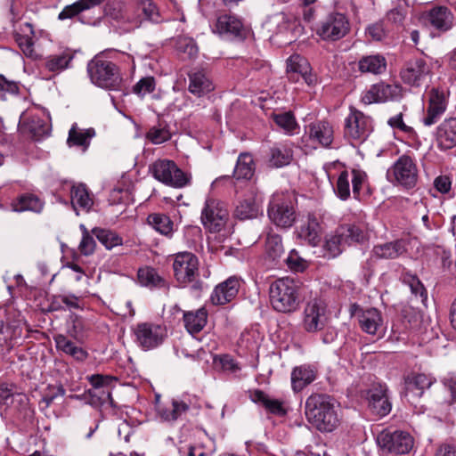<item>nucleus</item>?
I'll list each match as a JSON object with an SVG mask.
<instances>
[{
    "label": "nucleus",
    "mask_w": 456,
    "mask_h": 456,
    "mask_svg": "<svg viewBox=\"0 0 456 456\" xmlns=\"http://www.w3.org/2000/svg\"><path fill=\"white\" fill-rule=\"evenodd\" d=\"M304 289L299 281L289 277L277 279L269 288L270 303L279 313H293L303 300Z\"/></svg>",
    "instance_id": "obj_1"
},
{
    "label": "nucleus",
    "mask_w": 456,
    "mask_h": 456,
    "mask_svg": "<svg viewBox=\"0 0 456 456\" xmlns=\"http://www.w3.org/2000/svg\"><path fill=\"white\" fill-rule=\"evenodd\" d=\"M305 416L321 432H332L339 424L334 403L324 394H314L306 399Z\"/></svg>",
    "instance_id": "obj_2"
},
{
    "label": "nucleus",
    "mask_w": 456,
    "mask_h": 456,
    "mask_svg": "<svg viewBox=\"0 0 456 456\" xmlns=\"http://www.w3.org/2000/svg\"><path fill=\"white\" fill-rule=\"evenodd\" d=\"M173 271L175 281L182 288L191 284V290L199 297L205 284L199 279V259L191 252L183 251L175 255Z\"/></svg>",
    "instance_id": "obj_3"
},
{
    "label": "nucleus",
    "mask_w": 456,
    "mask_h": 456,
    "mask_svg": "<svg viewBox=\"0 0 456 456\" xmlns=\"http://www.w3.org/2000/svg\"><path fill=\"white\" fill-rule=\"evenodd\" d=\"M87 73L92 83L101 88L117 91L121 87L118 66L102 56L96 55L87 63Z\"/></svg>",
    "instance_id": "obj_4"
},
{
    "label": "nucleus",
    "mask_w": 456,
    "mask_h": 456,
    "mask_svg": "<svg viewBox=\"0 0 456 456\" xmlns=\"http://www.w3.org/2000/svg\"><path fill=\"white\" fill-rule=\"evenodd\" d=\"M295 201V197L289 193L274 194L268 207L270 220L279 227H291L296 221Z\"/></svg>",
    "instance_id": "obj_5"
},
{
    "label": "nucleus",
    "mask_w": 456,
    "mask_h": 456,
    "mask_svg": "<svg viewBox=\"0 0 456 456\" xmlns=\"http://www.w3.org/2000/svg\"><path fill=\"white\" fill-rule=\"evenodd\" d=\"M204 228L212 233L224 230L229 220V210L226 203L215 199L208 198L200 216Z\"/></svg>",
    "instance_id": "obj_6"
},
{
    "label": "nucleus",
    "mask_w": 456,
    "mask_h": 456,
    "mask_svg": "<svg viewBox=\"0 0 456 456\" xmlns=\"http://www.w3.org/2000/svg\"><path fill=\"white\" fill-rule=\"evenodd\" d=\"M345 119V136L356 142H364L372 132V119L355 107L350 106Z\"/></svg>",
    "instance_id": "obj_7"
},
{
    "label": "nucleus",
    "mask_w": 456,
    "mask_h": 456,
    "mask_svg": "<svg viewBox=\"0 0 456 456\" xmlns=\"http://www.w3.org/2000/svg\"><path fill=\"white\" fill-rule=\"evenodd\" d=\"M135 343L143 350L160 346L167 337L166 327L152 322H140L133 329Z\"/></svg>",
    "instance_id": "obj_8"
},
{
    "label": "nucleus",
    "mask_w": 456,
    "mask_h": 456,
    "mask_svg": "<svg viewBox=\"0 0 456 456\" xmlns=\"http://www.w3.org/2000/svg\"><path fill=\"white\" fill-rule=\"evenodd\" d=\"M377 442L383 452L390 454L408 453L413 446V439L403 431L384 430L377 437Z\"/></svg>",
    "instance_id": "obj_9"
},
{
    "label": "nucleus",
    "mask_w": 456,
    "mask_h": 456,
    "mask_svg": "<svg viewBox=\"0 0 456 456\" xmlns=\"http://www.w3.org/2000/svg\"><path fill=\"white\" fill-rule=\"evenodd\" d=\"M350 312L357 318L359 326L363 332L376 335L379 338L384 336L383 318L379 310L375 307L364 308L357 304H353Z\"/></svg>",
    "instance_id": "obj_10"
},
{
    "label": "nucleus",
    "mask_w": 456,
    "mask_h": 456,
    "mask_svg": "<svg viewBox=\"0 0 456 456\" xmlns=\"http://www.w3.org/2000/svg\"><path fill=\"white\" fill-rule=\"evenodd\" d=\"M350 30L349 20L340 12L330 13L319 25L316 32L323 40L337 41Z\"/></svg>",
    "instance_id": "obj_11"
},
{
    "label": "nucleus",
    "mask_w": 456,
    "mask_h": 456,
    "mask_svg": "<svg viewBox=\"0 0 456 456\" xmlns=\"http://www.w3.org/2000/svg\"><path fill=\"white\" fill-rule=\"evenodd\" d=\"M326 307L321 300L306 304L303 313L302 327L308 333L322 331L327 325Z\"/></svg>",
    "instance_id": "obj_12"
},
{
    "label": "nucleus",
    "mask_w": 456,
    "mask_h": 456,
    "mask_svg": "<svg viewBox=\"0 0 456 456\" xmlns=\"http://www.w3.org/2000/svg\"><path fill=\"white\" fill-rule=\"evenodd\" d=\"M447 95L444 91L432 88L428 92V101L422 117V123L426 126L436 124L447 109Z\"/></svg>",
    "instance_id": "obj_13"
},
{
    "label": "nucleus",
    "mask_w": 456,
    "mask_h": 456,
    "mask_svg": "<svg viewBox=\"0 0 456 456\" xmlns=\"http://www.w3.org/2000/svg\"><path fill=\"white\" fill-rule=\"evenodd\" d=\"M393 175L395 181L405 188L416 185L418 170L413 159L408 155L401 156L387 171V175Z\"/></svg>",
    "instance_id": "obj_14"
},
{
    "label": "nucleus",
    "mask_w": 456,
    "mask_h": 456,
    "mask_svg": "<svg viewBox=\"0 0 456 456\" xmlns=\"http://www.w3.org/2000/svg\"><path fill=\"white\" fill-rule=\"evenodd\" d=\"M429 73L430 68L423 58L412 57L404 62L400 76L404 84L419 87Z\"/></svg>",
    "instance_id": "obj_15"
},
{
    "label": "nucleus",
    "mask_w": 456,
    "mask_h": 456,
    "mask_svg": "<svg viewBox=\"0 0 456 456\" xmlns=\"http://www.w3.org/2000/svg\"><path fill=\"white\" fill-rule=\"evenodd\" d=\"M405 252V242L403 240H395L393 241L375 245L370 251V256L366 261L364 268H368V270L372 273V264L374 259H395L403 255Z\"/></svg>",
    "instance_id": "obj_16"
},
{
    "label": "nucleus",
    "mask_w": 456,
    "mask_h": 456,
    "mask_svg": "<svg viewBox=\"0 0 456 456\" xmlns=\"http://www.w3.org/2000/svg\"><path fill=\"white\" fill-rule=\"evenodd\" d=\"M305 136L311 142L328 148L334 139L333 126L325 119L311 122L305 126Z\"/></svg>",
    "instance_id": "obj_17"
},
{
    "label": "nucleus",
    "mask_w": 456,
    "mask_h": 456,
    "mask_svg": "<svg viewBox=\"0 0 456 456\" xmlns=\"http://www.w3.org/2000/svg\"><path fill=\"white\" fill-rule=\"evenodd\" d=\"M216 31L232 39L242 41L247 37L248 30L238 17L224 13L220 15L216 23Z\"/></svg>",
    "instance_id": "obj_18"
},
{
    "label": "nucleus",
    "mask_w": 456,
    "mask_h": 456,
    "mask_svg": "<svg viewBox=\"0 0 456 456\" xmlns=\"http://www.w3.org/2000/svg\"><path fill=\"white\" fill-rule=\"evenodd\" d=\"M369 408L379 417L387 416L392 409L386 385H373L367 391Z\"/></svg>",
    "instance_id": "obj_19"
},
{
    "label": "nucleus",
    "mask_w": 456,
    "mask_h": 456,
    "mask_svg": "<svg viewBox=\"0 0 456 456\" xmlns=\"http://www.w3.org/2000/svg\"><path fill=\"white\" fill-rule=\"evenodd\" d=\"M433 384V379L423 373H412L404 379V396L407 401L413 403L421 397L424 391Z\"/></svg>",
    "instance_id": "obj_20"
},
{
    "label": "nucleus",
    "mask_w": 456,
    "mask_h": 456,
    "mask_svg": "<svg viewBox=\"0 0 456 456\" xmlns=\"http://www.w3.org/2000/svg\"><path fill=\"white\" fill-rule=\"evenodd\" d=\"M188 91L197 97H202L215 90L209 73L202 69H194L188 73Z\"/></svg>",
    "instance_id": "obj_21"
},
{
    "label": "nucleus",
    "mask_w": 456,
    "mask_h": 456,
    "mask_svg": "<svg viewBox=\"0 0 456 456\" xmlns=\"http://www.w3.org/2000/svg\"><path fill=\"white\" fill-rule=\"evenodd\" d=\"M264 159L268 167L281 168L290 164L293 159V151L286 144L273 143L268 147Z\"/></svg>",
    "instance_id": "obj_22"
},
{
    "label": "nucleus",
    "mask_w": 456,
    "mask_h": 456,
    "mask_svg": "<svg viewBox=\"0 0 456 456\" xmlns=\"http://www.w3.org/2000/svg\"><path fill=\"white\" fill-rule=\"evenodd\" d=\"M425 21L440 32H446L453 27L454 15L445 6H436L423 16Z\"/></svg>",
    "instance_id": "obj_23"
},
{
    "label": "nucleus",
    "mask_w": 456,
    "mask_h": 456,
    "mask_svg": "<svg viewBox=\"0 0 456 456\" xmlns=\"http://www.w3.org/2000/svg\"><path fill=\"white\" fill-rule=\"evenodd\" d=\"M435 139L441 151L454 148L456 146V118H448L441 122L436 129Z\"/></svg>",
    "instance_id": "obj_24"
},
{
    "label": "nucleus",
    "mask_w": 456,
    "mask_h": 456,
    "mask_svg": "<svg viewBox=\"0 0 456 456\" xmlns=\"http://www.w3.org/2000/svg\"><path fill=\"white\" fill-rule=\"evenodd\" d=\"M239 289V280L235 277H230L215 288L210 300L215 305H225L236 297Z\"/></svg>",
    "instance_id": "obj_25"
},
{
    "label": "nucleus",
    "mask_w": 456,
    "mask_h": 456,
    "mask_svg": "<svg viewBox=\"0 0 456 456\" xmlns=\"http://www.w3.org/2000/svg\"><path fill=\"white\" fill-rule=\"evenodd\" d=\"M175 171L178 175L180 174V168L173 160L158 159L150 166V172L153 177L166 185L180 184V183H177V179L173 180L169 176L170 172Z\"/></svg>",
    "instance_id": "obj_26"
},
{
    "label": "nucleus",
    "mask_w": 456,
    "mask_h": 456,
    "mask_svg": "<svg viewBox=\"0 0 456 456\" xmlns=\"http://www.w3.org/2000/svg\"><path fill=\"white\" fill-rule=\"evenodd\" d=\"M248 393L250 400L262 405L268 412L277 416L287 414L283 401L270 398L267 394L260 389L250 390Z\"/></svg>",
    "instance_id": "obj_27"
},
{
    "label": "nucleus",
    "mask_w": 456,
    "mask_h": 456,
    "mask_svg": "<svg viewBox=\"0 0 456 456\" xmlns=\"http://www.w3.org/2000/svg\"><path fill=\"white\" fill-rule=\"evenodd\" d=\"M208 311L200 307L196 311L183 312V321L185 330L192 336L200 333L208 323Z\"/></svg>",
    "instance_id": "obj_28"
},
{
    "label": "nucleus",
    "mask_w": 456,
    "mask_h": 456,
    "mask_svg": "<svg viewBox=\"0 0 456 456\" xmlns=\"http://www.w3.org/2000/svg\"><path fill=\"white\" fill-rule=\"evenodd\" d=\"M54 342L57 350L69 355L77 362H83L89 356L88 352L85 348L76 346L74 342L62 334L55 336Z\"/></svg>",
    "instance_id": "obj_29"
},
{
    "label": "nucleus",
    "mask_w": 456,
    "mask_h": 456,
    "mask_svg": "<svg viewBox=\"0 0 456 456\" xmlns=\"http://www.w3.org/2000/svg\"><path fill=\"white\" fill-rule=\"evenodd\" d=\"M321 225L317 217L308 215L307 220L303 224L297 233L298 237L312 246H316L321 241Z\"/></svg>",
    "instance_id": "obj_30"
},
{
    "label": "nucleus",
    "mask_w": 456,
    "mask_h": 456,
    "mask_svg": "<svg viewBox=\"0 0 456 456\" xmlns=\"http://www.w3.org/2000/svg\"><path fill=\"white\" fill-rule=\"evenodd\" d=\"M338 236L346 246H351L354 243L363 244L369 240L367 232L356 224H342L338 227Z\"/></svg>",
    "instance_id": "obj_31"
},
{
    "label": "nucleus",
    "mask_w": 456,
    "mask_h": 456,
    "mask_svg": "<svg viewBox=\"0 0 456 456\" xmlns=\"http://www.w3.org/2000/svg\"><path fill=\"white\" fill-rule=\"evenodd\" d=\"M316 379L315 370L310 366L295 367L291 372V386L295 392H300Z\"/></svg>",
    "instance_id": "obj_32"
},
{
    "label": "nucleus",
    "mask_w": 456,
    "mask_h": 456,
    "mask_svg": "<svg viewBox=\"0 0 456 456\" xmlns=\"http://www.w3.org/2000/svg\"><path fill=\"white\" fill-rule=\"evenodd\" d=\"M44 201L36 194L23 193L17 197L12 203L14 211H32L40 213L44 208Z\"/></svg>",
    "instance_id": "obj_33"
},
{
    "label": "nucleus",
    "mask_w": 456,
    "mask_h": 456,
    "mask_svg": "<svg viewBox=\"0 0 456 456\" xmlns=\"http://www.w3.org/2000/svg\"><path fill=\"white\" fill-rule=\"evenodd\" d=\"M394 87L390 85L379 83L372 85L369 90L362 95V102L364 104L386 102L392 97Z\"/></svg>",
    "instance_id": "obj_34"
},
{
    "label": "nucleus",
    "mask_w": 456,
    "mask_h": 456,
    "mask_svg": "<svg viewBox=\"0 0 456 456\" xmlns=\"http://www.w3.org/2000/svg\"><path fill=\"white\" fill-rule=\"evenodd\" d=\"M358 69L362 73L381 74L387 69V60L380 54L363 56L358 61Z\"/></svg>",
    "instance_id": "obj_35"
},
{
    "label": "nucleus",
    "mask_w": 456,
    "mask_h": 456,
    "mask_svg": "<svg viewBox=\"0 0 456 456\" xmlns=\"http://www.w3.org/2000/svg\"><path fill=\"white\" fill-rule=\"evenodd\" d=\"M256 169L253 156L248 152H241L237 159V163L233 171V177L237 180H249Z\"/></svg>",
    "instance_id": "obj_36"
},
{
    "label": "nucleus",
    "mask_w": 456,
    "mask_h": 456,
    "mask_svg": "<svg viewBox=\"0 0 456 456\" xmlns=\"http://www.w3.org/2000/svg\"><path fill=\"white\" fill-rule=\"evenodd\" d=\"M137 276L139 282L142 286L149 287L151 289H166L168 290L169 286L167 282L157 273L154 268H140Z\"/></svg>",
    "instance_id": "obj_37"
},
{
    "label": "nucleus",
    "mask_w": 456,
    "mask_h": 456,
    "mask_svg": "<svg viewBox=\"0 0 456 456\" xmlns=\"http://www.w3.org/2000/svg\"><path fill=\"white\" fill-rule=\"evenodd\" d=\"M147 222L156 232L168 238L172 237L175 224L168 216L162 213L150 214Z\"/></svg>",
    "instance_id": "obj_38"
},
{
    "label": "nucleus",
    "mask_w": 456,
    "mask_h": 456,
    "mask_svg": "<svg viewBox=\"0 0 456 456\" xmlns=\"http://www.w3.org/2000/svg\"><path fill=\"white\" fill-rule=\"evenodd\" d=\"M259 215V205L254 197L244 199L236 205L233 216L239 220L256 218Z\"/></svg>",
    "instance_id": "obj_39"
},
{
    "label": "nucleus",
    "mask_w": 456,
    "mask_h": 456,
    "mask_svg": "<svg viewBox=\"0 0 456 456\" xmlns=\"http://www.w3.org/2000/svg\"><path fill=\"white\" fill-rule=\"evenodd\" d=\"M95 135L94 128L79 129L76 126H73L69 131V136L67 142L69 146L82 147L83 151H86L89 145L90 141Z\"/></svg>",
    "instance_id": "obj_40"
},
{
    "label": "nucleus",
    "mask_w": 456,
    "mask_h": 456,
    "mask_svg": "<svg viewBox=\"0 0 456 456\" xmlns=\"http://www.w3.org/2000/svg\"><path fill=\"white\" fill-rule=\"evenodd\" d=\"M338 228L330 234L325 237L322 246L324 256L328 258H335L338 256L345 249L346 244L338 236Z\"/></svg>",
    "instance_id": "obj_41"
},
{
    "label": "nucleus",
    "mask_w": 456,
    "mask_h": 456,
    "mask_svg": "<svg viewBox=\"0 0 456 456\" xmlns=\"http://www.w3.org/2000/svg\"><path fill=\"white\" fill-rule=\"evenodd\" d=\"M73 59V55L68 52L52 54L45 58V68L55 73H60L69 67Z\"/></svg>",
    "instance_id": "obj_42"
},
{
    "label": "nucleus",
    "mask_w": 456,
    "mask_h": 456,
    "mask_svg": "<svg viewBox=\"0 0 456 456\" xmlns=\"http://www.w3.org/2000/svg\"><path fill=\"white\" fill-rule=\"evenodd\" d=\"M71 203L76 210L77 208L86 211L91 208L93 205V200L90 198L89 192L84 184L72 187Z\"/></svg>",
    "instance_id": "obj_43"
},
{
    "label": "nucleus",
    "mask_w": 456,
    "mask_h": 456,
    "mask_svg": "<svg viewBox=\"0 0 456 456\" xmlns=\"http://www.w3.org/2000/svg\"><path fill=\"white\" fill-rule=\"evenodd\" d=\"M189 410V405L183 402L173 400L170 407H165L159 410L161 419L167 422H173Z\"/></svg>",
    "instance_id": "obj_44"
},
{
    "label": "nucleus",
    "mask_w": 456,
    "mask_h": 456,
    "mask_svg": "<svg viewBox=\"0 0 456 456\" xmlns=\"http://www.w3.org/2000/svg\"><path fill=\"white\" fill-rule=\"evenodd\" d=\"M92 233L107 249H111L123 243L122 238L110 230L96 227L92 230Z\"/></svg>",
    "instance_id": "obj_45"
},
{
    "label": "nucleus",
    "mask_w": 456,
    "mask_h": 456,
    "mask_svg": "<svg viewBox=\"0 0 456 456\" xmlns=\"http://www.w3.org/2000/svg\"><path fill=\"white\" fill-rule=\"evenodd\" d=\"M265 252L273 261H279L284 253L281 237L279 234L268 233L265 240Z\"/></svg>",
    "instance_id": "obj_46"
},
{
    "label": "nucleus",
    "mask_w": 456,
    "mask_h": 456,
    "mask_svg": "<svg viewBox=\"0 0 456 456\" xmlns=\"http://www.w3.org/2000/svg\"><path fill=\"white\" fill-rule=\"evenodd\" d=\"M86 325L85 320L75 314H70L68 324L69 334L79 342H83L86 338Z\"/></svg>",
    "instance_id": "obj_47"
},
{
    "label": "nucleus",
    "mask_w": 456,
    "mask_h": 456,
    "mask_svg": "<svg viewBox=\"0 0 456 456\" xmlns=\"http://www.w3.org/2000/svg\"><path fill=\"white\" fill-rule=\"evenodd\" d=\"M171 132L167 124L159 123L149 129L146 138L153 144H160L171 139Z\"/></svg>",
    "instance_id": "obj_48"
},
{
    "label": "nucleus",
    "mask_w": 456,
    "mask_h": 456,
    "mask_svg": "<svg viewBox=\"0 0 456 456\" xmlns=\"http://www.w3.org/2000/svg\"><path fill=\"white\" fill-rule=\"evenodd\" d=\"M28 132L35 140H39L43 136L48 134V126L39 117H32L24 123Z\"/></svg>",
    "instance_id": "obj_49"
},
{
    "label": "nucleus",
    "mask_w": 456,
    "mask_h": 456,
    "mask_svg": "<svg viewBox=\"0 0 456 456\" xmlns=\"http://www.w3.org/2000/svg\"><path fill=\"white\" fill-rule=\"evenodd\" d=\"M272 118L275 124L286 132H292L297 126L296 118L291 111L273 113Z\"/></svg>",
    "instance_id": "obj_50"
},
{
    "label": "nucleus",
    "mask_w": 456,
    "mask_h": 456,
    "mask_svg": "<svg viewBox=\"0 0 456 456\" xmlns=\"http://www.w3.org/2000/svg\"><path fill=\"white\" fill-rule=\"evenodd\" d=\"M33 37H34L14 35V39L22 53L28 58L37 60L41 58V55L38 54L34 49Z\"/></svg>",
    "instance_id": "obj_51"
},
{
    "label": "nucleus",
    "mask_w": 456,
    "mask_h": 456,
    "mask_svg": "<svg viewBox=\"0 0 456 456\" xmlns=\"http://www.w3.org/2000/svg\"><path fill=\"white\" fill-rule=\"evenodd\" d=\"M334 191L338 197L342 200H346L350 197V180L348 171L344 170L340 172Z\"/></svg>",
    "instance_id": "obj_52"
},
{
    "label": "nucleus",
    "mask_w": 456,
    "mask_h": 456,
    "mask_svg": "<svg viewBox=\"0 0 456 456\" xmlns=\"http://www.w3.org/2000/svg\"><path fill=\"white\" fill-rule=\"evenodd\" d=\"M91 9L90 5L85 0H78L70 5H67L59 13V20L71 19L80 12Z\"/></svg>",
    "instance_id": "obj_53"
},
{
    "label": "nucleus",
    "mask_w": 456,
    "mask_h": 456,
    "mask_svg": "<svg viewBox=\"0 0 456 456\" xmlns=\"http://www.w3.org/2000/svg\"><path fill=\"white\" fill-rule=\"evenodd\" d=\"M156 81L153 77L141 78L132 88V92L139 97H143L155 90Z\"/></svg>",
    "instance_id": "obj_54"
},
{
    "label": "nucleus",
    "mask_w": 456,
    "mask_h": 456,
    "mask_svg": "<svg viewBox=\"0 0 456 456\" xmlns=\"http://www.w3.org/2000/svg\"><path fill=\"white\" fill-rule=\"evenodd\" d=\"M284 262L294 272H304L308 267L307 261L300 256L296 249L290 250Z\"/></svg>",
    "instance_id": "obj_55"
},
{
    "label": "nucleus",
    "mask_w": 456,
    "mask_h": 456,
    "mask_svg": "<svg viewBox=\"0 0 456 456\" xmlns=\"http://www.w3.org/2000/svg\"><path fill=\"white\" fill-rule=\"evenodd\" d=\"M367 180V175L364 171L360 169H352L351 171V183L352 191L354 199H359L362 185Z\"/></svg>",
    "instance_id": "obj_56"
},
{
    "label": "nucleus",
    "mask_w": 456,
    "mask_h": 456,
    "mask_svg": "<svg viewBox=\"0 0 456 456\" xmlns=\"http://www.w3.org/2000/svg\"><path fill=\"white\" fill-rule=\"evenodd\" d=\"M80 229L83 232V237L78 247L79 251L85 256H90L94 252L96 246L95 240L94 237L89 234L84 224L80 225Z\"/></svg>",
    "instance_id": "obj_57"
},
{
    "label": "nucleus",
    "mask_w": 456,
    "mask_h": 456,
    "mask_svg": "<svg viewBox=\"0 0 456 456\" xmlns=\"http://www.w3.org/2000/svg\"><path fill=\"white\" fill-rule=\"evenodd\" d=\"M104 14L106 17L115 20L121 21L124 20V12L122 4L117 1H109L104 5Z\"/></svg>",
    "instance_id": "obj_58"
},
{
    "label": "nucleus",
    "mask_w": 456,
    "mask_h": 456,
    "mask_svg": "<svg viewBox=\"0 0 456 456\" xmlns=\"http://www.w3.org/2000/svg\"><path fill=\"white\" fill-rule=\"evenodd\" d=\"M139 8L149 20L156 23L160 21L159 10L151 0H142L139 3Z\"/></svg>",
    "instance_id": "obj_59"
},
{
    "label": "nucleus",
    "mask_w": 456,
    "mask_h": 456,
    "mask_svg": "<svg viewBox=\"0 0 456 456\" xmlns=\"http://www.w3.org/2000/svg\"><path fill=\"white\" fill-rule=\"evenodd\" d=\"M403 281L410 286L411 290L414 295H419L420 297L427 296L426 289L416 275L405 273L403 275Z\"/></svg>",
    "instance_id": "obj_60"
},
{
    "label": "nucleus",
    "mask_w": 456,
    "mask_h": 456,
    "mask_svg": "<svg viewBox=\"0 0 456 456\" xmlns=\"http://www.w3.org/2000/svg\"><path fill=\"white\" fill-rule=\"evenodd\" d=\"M387 124L393 129H398L405 134H415L414 129L411 126H407L403 121V114L401 112L394 117H391L387 120Z\"/></svg>",
    "instance_id": "obj_61"
},
{
    "label": "nucleus",
    "mask_w": 456,
    "mask_h": 456,
    "mask_svg": "<svg viewBox=\"0 0 456 456\" xmlns=\"http://www.w3.org/2000/svg\"><path fill=\"white\" fill-rule=\"evenodd\" d=\"M7 93L19 94V86L16 82L7 80L4 75L0 74V96H4Z\"/></svg>",
    "instance_id": "obj_62"
},
{
    "label": "nucleus",
    "mask_w": 456,
    "mask_h": 456,
    "mask_svg": "<svg viewBox=\"0 0 456 456\" xmlns=\"http://www.w3.org/2000/svg\"><path fill=\"white\" fill-rule=\"evenodd\" d=\"M58 298H60L61 303H63L68 308L82 309V299L75 294L70 293L67 295H58Z\"/></svg>",
    "instance_id": "obj_63"
},
{
    "label": "nucleus",
    "mask_w": 456,
    "mask_h": 456,
    "mask_svg": "<svg viewBox=\"0 0 456 456\" xmlns=\"http://www.w3.org/2000/svg\"><path fill=\"white\" fill-rule=\"evenodd\" d=\"M369 36L376 41H380L385 37L386 32L382 22H376L367 28Z\"/></svg>",
    "instance_id": "obj_64"
}]
</instances>
